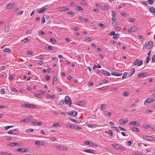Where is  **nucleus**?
<instances>
[{
  "label": "nucleus",
  "mask_w": 155,
  "mask_h": 155,
  "mask_svg": "<svg viewBox=\"0 0 155 155\" xmlns=\"http://www.w3.org/2000/svg\"><path fill=\"white\" fill-rule=\"evenodd\" d=\"M129 21L132 22H133L134 21V18H130L129 19Z\"/></svg>",
  "instance_id": "774afa93"
},
{
  "label": "nucleus",
  "mask_w": 155,
  "mask_h": 155,
  "mask_svg": "<svg viewBox=\"0 0 155 155\" xmlns=\"http://www.w3.org/2000/svg\"><path fill=\"white\" fill-rule=\"evenodd\" d=\"M64 101L65 103L70 107L72 104L71 100L70 97L68 96H65Z\"/></svg>",
  "instance_id": "f257e3e1"
},
{
  "label": "nucleus",
  "mask_w": 155,
  "mask_h": 155,
  "mask_svg": "<svg viewBox=\"0 0 155 155\" xmlns=\"http://www.w3.org/2000/svg\"><path fill=\"white\" fill-rule=\"evenodd\" d=\"M40 141H35V145H40Z\"/></svg>",
  "instance_id": "8fccbe9b"
},
{
  "label": "nucleus",
  "mask_w": 155,
  "mask_h": 155,
  "mask_svg": "<svg viewBox=\"0 0 155 155\" xmlns=\"http://www.w3.org/2000/svg\"><path fill=\"white\" fill-rule=\"evenodd\" d=\"M112 20L113 21L112 23V25H116V23H115V17H112Z\"/></svg>",
  "instance_id": "4c0bfd02"
},
{
  "label": "nucleus",
  "mask_w": 155,
  "mask_h": 155,
  "mask_svg": "<svg viewBox=\"0 0 155 155\" xmlns=\"http://www.w3.org/2000/svg\"><path fill=\"white\" fill-rule=\"evenodd\" d=\"M118 128L120 129V130H123L124 131H125L126 130V129L125 128H123L120 127H119Z\"/></svg>",
  "instance_id": "09e8293b"
},
{
  "label": "nucleus",
  "mask_w": 155,
  "mask_h": 155,
  "mask_svg": "<svg viewBox=\"0 0 155 155\" xmlns=\"http://www.w3.org/2000/svg\"><path fill=\"white\" fill-rule=\"evenodd\" d=\"M111 129L112 130L114 129L118 132H120V130L118 129L117 127H111Z\"/></svg>",
  "instance_id": "f704fd0d"
},
{
  "label": "nucleus",
  "mask_w": 155,
  "mask_h": 155,
  "mask_svg": "<svg viewBox=\"0 0 155 155\" xmlns=\"http://www.w3.org/2000/svg\"><path fill=\"white\" fill-rule=\"evenodd\" d=\"M132 130L136 132H139V130L138 128L134 127H132Z\"/></svg>",
  "instance_id": "bb28decb"
},
{
  "label": "nucleus",
  "mask_w": 155,
  "mask_h": 155,
  "mask_svg": "<svg viewBox=\"0 0 155 155\" xmlns=\"http://www.w3.org/2000/svg\"><path fill=\"white\" fill-rule=\"evenodd\" d=\"M10 26L9 25H8L5 27V28L4 31L5 32H7L9 31Z\"/></svg>",
  "instance_id": "4be33fe9"
},
{
  "label": "nucleus",
  "mask_w": 155,
  "mask_h": 155,
  "mask_svg": "<svg viewBox=\"0 0 155 155\" xmlns=\"http://www.w3.org/2000/svg\"><path fill=\"white\" fill-rule=\"evenodd\" d=\"M84 152H86L92 153H95L94 150L90 149L85 150H84Z\"/></svg>",
  "instance_id": "a211bd4d"
},
{
  "label": "nucleus",
  "mask_w": 155,
  "mask_h": 155,
  "mask_svg": "<svg viewBox=\"0 0 155 155\" xmlns=\"http://www.w3.org/2000/svg\"><path fill=\"white\" fill-rule=\"evenodd\" d=\"M105 113L106 115L109 116H110L112 114L110 112L108 111H105Z\"/></svg>",
  "instance_id": "473e14b6"
},
{
  "label": "nucleus",
  "mask_w": 155,
  "mask_h": 155,
  "mask_svg": "<svg viewBox=\"0 0 155 155\" xmlns=\"http://www.w3.org/2000/svg\"><path fill=\"white\" fill-rule=\"evenodd\" d=\"M154 101V100L151 98H149L146 99L144 101V104L146 105L147 103L148 104L153 103Z\"/></svg>",
  "instance_id": "423d86ee"
},
{
  "label": "nucleus",
  "mask_w": 155,
  "mask_h": 155,
  "mask_svg": "<svg viewBox=\"0 0 155 155\" xmlns=\"http://www.w3.org/2000/svg\"><path fill=\"white\" fill-rule=\"evenodd\" d=\"M59 103L61 104H63L64 103V101L63 100H61L59 102Z\"/></svg>",
  "instance_id": "338daca9"
},
{
  "label": "nucleus",
  "mask_w": 155,
  "mask_h": 155,
  "mask_svg": "<svg viewBox=\"0 0 155 155\" xmlns=\"http://www.w3.org/2000/svg\"><path fill=\"white\" fill-rule=\"evenodd\" d=\"M108 86H106L105 87H102L101 88H99V90H105L107 89L108 88Z\"/></svg>",
  "instance_id": "2f4dec72"
},
{
  "label": "nucleus",
  "mask_w": 155,
  "mask_h": 155,
  "mask_svg": "<svg viewBox=\"0 0 155 155\" xmlns=\"http://www.w3.org/2000/svg\"><path fill=\"white\" fill-rule=\"evenodd\" d=\"M58 123H54L52 126L55 127H57L58 126Z\"/></svg>",
  "instance_id": "864d4df0"
},
{
  "label": "nucleus",
  "mask_w": 155,
  "mask_h": 155,
  "mask_svg": "<svg viewBox=\"0 0 155 155\" xmlns=\"http://www.w3.org/2000/svg\"><path fill=\"white\" fill-rule=\"evenodd\" d=\"M33 124L34 125H35L38 126H41L42 124V123L41 122H35L34 121L33 122Z\"/></svg>",
  "instance_id": "412c9836"
},
{
  "label": "nucleus",
  "mask_w": 155,
  "mask_h": 155,
  "mask_svg": "<svg viewBox=\"0 0 155 155\" xmlns=\"http://www.w3.org/2000/svg\"><path fill=\"white\" fill-rule=\"evenodd\" d=\"M3 51L5 52H10L11 51V50L9 48H5L4 49Z\"/></svg>",
  "instance_id": "37998d69"
},
{
  "label": "nucleus",
  "mask_w": 155,
  "mask_h": 155,
  "mask_svg": "<svg viewBox=\"0 0 155 155\" xmlns=\"http://www.w3.org/2000/svg\"><path fill=\"white\" fill-rule=\"evenodd\" d=\"M69 119L73 121V122H74L75 123H80V122H79L78 120H75L71 117H69Z\"/></svg>",
  "instance_id": "6ab92c4d"
},
{
  "label": "nucleus",
  "mask_w": 155,
  "mask_h": 155,
  "mask_svg": "<svg viewBox=\"0 0 155 155\" xmlns=\"http://www.w3.org/2000/svg\"><path fill=\"white\" fill-rule=\"evenodd\" d=\"M49 7L48 5H45L38 9L39 11L38 12L40 13H43L46 9H48Z\"/></svg>",
  "instance_id": "f03ea898"
},
{
  "label": "nucleus",
  "mask_w": 155,
  "mask_h": 155,
  "mask_svg": "<svg viewBox=\"0 0 155 155\" xmlns=\"http://www.w3.org/2000/svg\"><path fill=\"white\" fill-rule=\"evenodd\" d=\"M102 73L105 76H110V73L109 72H107L106 71L104 70H102Z\"/></svg>",
  "instance_id": "4468645a"
},
{
  "label": "nucleus",
  "mask_w": 155,
  "mask_h": 155,
  "mask_svg": "<svg viewBox=\"0 0 155 155\" xmlns=\"http://www.w3.org/2000/svg\"><path fill=\"white\" fill-rule=\"evenodd\" d=\"M84 143L85 144L89 145L91 147L92 146L94 145V143H93L91 141H84Z\"/></svg>",
  "instance_id": "dca6fc26"
},
{
  "label": "nucleus",
  "mask_w": 155,
  "mask_h": 155,
  "mask_svg": "<svg viewBox=\"0 0 155 155\" xmlns=\"http://www.w3.org/2000/svg\"><path fill=\"white\" fill-rule=\"evenodd\" d=\"M140 2L142 4L145 5L147 6L148 5V4H147V2L145 1H142L141 2Z\"/></svg>",
  "instance_id": "49530a36"
},
{
  "label": "nucleus",
  "mask_w": 155,
  "mask_h": 155,
  "mask_svg": "<svg viewBox=\"0 0 155 155\" xmlns=\"http://www.w3.org/2000/svg\"><path fill=\"white\" fill-rule=\"evenodd\" d=\"M135 72V69L134 68H132L131 69V74H130V76H131L132 74H133Z\"/></svg>",
  "instance_id": "58836bf2"
},
{
  "label": "nucleus",
  "mask_w": 155,
  "mask_h": 155,
  "mask_svg": "<svg viewBox=\"0 0 155 155\" xmlns=\"http://www.w3.org/2000/svg\"><path fill=\"white\" fill-rule=\"evenodd\" d=\"M67 114L69 116L74 117L77 115V112L76 111L72 110L68 112Z\"/></svg>",
  "instance_id": "20e7f679"
},
{
  "label": "nucleus",
  "mask_w": 155,
  "mask_h": 155,
  "mask_svg": "<svg viewBox=\"0 0 155 155\" xmlns=\"http://www.w3.org/2000/svg\"><path fill=\"white\" fill-rule=\"evenodd\" d=\"M17 152H24L26 151V149L25 148H18L17 150Z\"/></svg>",
  "instance_id": "f3484780"
},
{
  "label": "nucleus",
  "mask_w": 155,
  "mask_h": 155,
  "mask_svg": "<svg viewBox=\"0 0 155 155\" xmlns=\"http://www.w3.org/2000/svg\"><path fill=\"white\" fill-rule=\"evenodd\" d=\"M129 94V93L127 91L124 92V95L125 96H127Z\"/></svg>",
  "instance_id": "13d9d810"
},
{
  "label": "nucleus",
  "mask_w": 155,
  "mask_h": 155,
  "mask_svg": "<svg viewBox=\"0 0 155 155\" xmlns=\"http://www.w3.org/2000/svg\"><path fill=\"white\" fill-rule=\"evenodd\" d=\"M0 154L1 155H12L11 154L5 151L1 152L0 153Z\"/></svg>",
  "instance_id": "a878e982"
},
{
  "label": "nucleus",
  "mask_w": 155,
  "mask_h": 155,
  "mask_svg": "<svg viewBox=\"0 0 155 155\" xmlns=\"http://www.w3.org/2000/svg\"><path fill=\"white\" fill-rule=\"evenodd\" d=\"M102 8L103 10H107L108 9H109V8L108 6L107 5H105L103 6Z\"/></svg>",
  "instance_id": "cd10ccee"
},
{
  "label": "nucleus",
  "mask_w": 155,
  "mask_h": 155,
  "mask_svg": "<svg viewBox=\"0 0 155 155\" xmlns=\"http://www.w3.org/2000/svg\"><path fill=\"white\" fill-rule=\"evenodd\" d=\"M153 45V42L152 41H149L148 42V43L147 45H146V46H145V47L147 48V49H150L152 46Z\"/></svg>",
  "instance_id": "6e6552de"
},
{
  "label": "nucleus",
  "mask_w": 155,
  "mask_h": 155,
  "mask_svg": "<svg viewBox=\"0 0 155 155\" xmlns=\"http://www.w3.org/2000/svg\"><path fill=\"white\" fill-rule=\"evenodd\" d=\"M128 121V120H124L123 119H120L119 120V122L122 124H124L126 123H127Z\"/></svg>",
  "instance_id": "9b49d317"
},
{
  "label": "nucleus",
  "mask_w": 155,
  "mask_h": 155,
  "mask_svg": "<svg viewBox=\"0 0 155 155\" xmlns=\"http://www.w3.org/2000/svg\"><path fill=\"white\" fill-rule=\"evenodd\" d=\"M145 112L146 113H150V112H152V111L150 109H148V110H146L145 111Z\"/></svg>",
  "instance_id": "69168bd1"
},
{
  "label": "nucleus",
  "mask_w": 155,
  "mask_h": 155,
  "mask_svg": "<svg viewBox=\"0 0 155 155\" xmlns=\"http://www.w3.org/2000/svg\"><path fill=\"white\" fill-rule=\"evenodd\" d=\"M121 15L122 16H124V17H127L128 16V15L125 12H122V13H121Z\"/></svg>",
  "instance_id": "a18cd8bd"
},
{
  "label": "nucleus",
  "mask_w": 155,
  "mask_h": 155,
  "mask_svg": "<svg viewBox=\"0 0 155 155\" xmlns=\"http://www.w3.org/2000/svg\"><path fill=\"white\" fill-rule=\"evenodd\" d=\"M150 127V126L148 124H145L143 126V127L144 128L147 129Z\"/></svg>",
  "instance_id": "a19ab883"
},
{
  "label": "nucleus",
  "mask_w": 155,
  "mask_h": 155,
  "mask_svg": "<svg viewBox=\"0 0 155 155\" xmlns=\"http://www.w3.org/2000/svg\"><path fill=\"white\" fill-rule=\"evenodd\" d=\"M56 149L57 150H62L66 151L68 149L67 147L64 146L62 145H57L56 147Z\"/></svg>",
  "instance_id": "7ed1b4c3"
},
{
  "label": "nucleus",
  "mask_w": 155,
  "mask_h": 155,
  "mask_svg": "<svg viewBox=\"0 0 155 155\" xmlns=\"http://www.w3.org/2000/svg\"><path fill=\"white\" fill-rule=\"evenodd\" d=\"M23 13V11H19L17 13V15H21Z\"/></svg>",
  "instance_id": "bf43d9fd"
},
{
  "label": "nucleus",
  "mask_w": 155,
  "mask_h": 155,
  "mask_svg": "<svg viewBox=\"0 0 155 155\" xmlns=\"http://www.w3.org/2000/svg\"><path fill=\"white\" fill-rule=\"evenodd\" d=\"M15 6V4L14 3H9L5 6L6 9H10L13 8Z\"/></svg>",
  "instance_id": "39448f33"
},
{
  "label": "nucleus",
  "mask_w": 155,
  "mask_h": 155,
  "mask_svg": "<svg viewBox=\"0 0 155 155\" xmlns=\"http://www.w3.org/2000/svg\"><path fill=\"white\" fill-rule=\"evenodd\" d=\"M143 138L147 140H152V139H153V138L151 136H143Z\"/></svg>",
  "instance_id": "2eb2a0df"
},
{
  "label": "nucleus",
  "mask_w": 155,
  "mask_h": 155,
  "mask_svg": "<svg viewBox=\"0 0 155 155\" xmlns=\"http://www.w3.org/2000/svg\"><path fill=\"white\" fill-rule=\"evenodd\" d=\"M129 125H130L135 126L137 124V122L135 121H133L129 123Z\"/></svg>",
  "instance_id": "b1692460"
},
{
  "label": "nucleus",
  "mask_w": 155,
  "mask_h": 155,
  "mask_svg": "<svg viewBox=\"0 0 155 155\" xmlns=\"http://www.w3.org/2000/svg\"><path fill=\"white\" fill-rule=\"evenodd\" d=\"M73 128L75 129H77V130H80L81 129V127H78L76 125H74L73 126Z\"/></svg>",
  "instance_id": "e433bc0d"
},
{
  "label": "nucleus",
  "mask_w": 155,
  "mask_h": 155,
  "mask_svg": "<svg viewBox=\"0 0 155 155\" xmlns=\"http://www.w3.org/2000/svg\"><path fill=\"white\" fill-rule=\"evenodd\" d=\"M115 32L113 31H111L110 33L109 34V35H110V36H111V35H115Z\"/></svg>",
  "instance_id": "3c124183"
},
{
  "label": "nucleus",
  "mask_w": 155,
  "mask_h": 155,
  "mask_svg": "<svg viewBox=\"0 0 155 155\" xmlns=\"http://www.w3.org/2000/svg\"><path fill=\"white\" fill-rule=\"evenodd\" d=\"M21 106L24 107H28V104H24L21 105Z\"/></svg>",
  "instance_id": "680f3d73"
},
{
  "label": "nucleus",
  "mask_w": 155,
  "mask_h": 155,
  "mask_svg": "<svg viewBox=\"0 0 155 155\" xmlns=\"http://www.w3.org/2000/svg\"><path fill=\"white\" fill-rule=\"evenodd\" d=\"M111 14L112 17H115L116 15V14L115 12L114 11H111Z\"/></svg>",
  "instance_id": "603ef678"
},
{
  "label": "nucleus",
  "mask_w": 155,
  "mask_h": 155,
  "mask_svg": "<svg viewBox=\"0 0 155 155\" xmlns=\"http://www.w3.org/2000/svg\"><path fill=\"white\" fill-rule=\"evenodd\" d=\"M33 130V129H28L25 130V132L26 133H29L32 132Z\"/></svg>",
  "instance_id": "c756f323"
},
{
  "label": "nucleus",
  "mask_w": 155,
  "mask_h": 155,
  "mask_svg": "<svg viewBox=\"0 0 155 155\" xmlns=\"http://www.w3.org/2000/svg\"><path fill=\"white\" fill-rule=\"evenodd\" d=\"M147 2L150 5L152 4L153 2V0H148Z\"/></svg>",
  "instance_id": "de8ad7c7"
},
{
  "label": "nucleus",
  "mask_w": 155,
  "mask_h": 155,
  "mask_svg": "<svg viewBox=\"0 0 155 155\" xmlns=\"http://www.w3.org/2000/svg\"><path fill=\"white\" fill-rule=\"evenodd\" d=\"M34 95L36 97L38 98L41 97V96L39 94H38L35 93L34 94Z\"/></svg>",
  "instance_id": "052dcab7"
},
{
  "label": "nucleus",
  "mask_w": 155,
  "mask_h": 155,
  "mask_svg": "<svg viewBox=\"0 0 155 155\" xmlns=\"http://www.w3.org/2000/svg\"><path fill=\"white\" fill-rule=\"evenodd\" d=\"M127 72H125L124 73L122 77V79H123L126 78L127 77Z\"/></svg>",
  "instance_id": "c9c22d12"
},
{
  "label": "nucleus",
  "mask_w": 155,
  "mask_h": 155,
  "mask_svg": "<svg viewBox=\"0 0 155 155\" xmlns=\"http://www.w3.org/2000/svg\"><path fill=\"white\" fill-rule=\"evenodd\" d=\"M121 150H126V147H123L122 146L119 145L117 147V149Z\"/></svg>",
  "instance_id": "aec40b11"
},
{
  "label": "nucleus",
  "mask_w": 155,
  "mask_h": 155,
  "mask_svg": "<svg viewBox=\"0 0 155 155\" xmlns=\"http://www.w3.org/2000/svg\"><path fill=\"white\" fill-rule=\"evenodd\" d=\"M112 146L115 148L117 149V147H118L119 145L117 144L114 143L112 144Z\"/></svg>",
  "instance_id": "79ce46f5"
},
{
  "label": "nucleus",
  "mask_w": 155,
  "mask_h": 155,
  "mask_svg": "<svg viewBox=\"0 0 155 155\" xmlns=\"http://www.w3.org/2000/svg\"><path fill=\"white\" fill-rule=\"evenodd\" d=\"M45 18L44 17H43L42 19V21L41 22V23L42 24H43L45 23Z\"/></svg>",
  "instance_id": "6e6d98bb"
},
{
  "label": "nucleus",
  "mask_w": 155,
  "mask_h": 155,
  "mask_svg": "<svg viewBox=\"0 0 155 155\" xmlns=\"http://www.w3.org/2000/svg\"><path fill=\"white\" fill-rule=\"evenodd\" d=\"M28 107L29 108V107H35V106L33 104H28Z\"/></svg>",
  "instance_id": "ea45409f"
},
{
  "label": "nucleus",
  "mask_w": 155,
  "mask_h": 155,
  "mask_svg": "<svg viewBox=\"0 0 155 155\" xmlns=\"http://www.w3.org/2000/svg\"><path fill=\"white\" fill-rule=\"evenodd\" d=\"M75 6L77 7L75 8L78 11H81L82 10V9L81 7L80 6H78V5H76Z\"/></svg>",
  "instance_id": "7c9ffc66"
},
{
  "label": "nucleus",
  "mask_w": 155,
  "mask_h": 155,
  "mask_svg": "<svg viewBox=\"0 0 155 155\" xmlns=\"http://www.w3.org/2000/svg\"><path fill=\"white\" fill-rule=\"evenodd\" d=\"M68 9L66 7H62L60 8V10L61 11H65L68 10Z\"/></svg>",
  "instance_id": "72a5a7b5"
},
{
  "label": "nucleus",
  "mask_w": 155,
  "mask_h": 155,
  "mask_svg": "<svg viewBox=\"0 0 155 155\" xmlns=\"http://www.w3.org/2000/svg\"><path fill=\"white\" fill-rule=\"evenodd\" d=\"M120 34H116L113 37V38L114 39H117L119 37Z\"/></svg>",
  "instance_id": "5701e85b"
},
{
  "label": "nucleus",
  "mask_w": 155,
  "mask_h": 155,
  "mask_svg": "<svg viewBox=\"0 0 155 155\" xmlns=\"http://www.w3.org/2000/svg\"><path fill=\"white\" fill-rule=\"evenodd\" d=\"M13 134H18L19 133L18 131L16 129H14L12 130Z\"/></svg>",
  "instance_id": "c85d7f7f"
},
{
  "label": "nucleus",
  "mask_w": 155,
  "mask_h": 155,
  "mask_svg": "<svg viewBox=\"0 0 155 155\" xmlns=\"http://www.w3.org/2000/svg\"><path fill=\"white\" fill-rule=\"evenodd\" d=\"M84 40L85 41H90L91 40V38L90 37L86 38H85Z\"/></svg>",
  "instance_id": "5fc2aeb1"
},
{
  "label": "nucleus",
  "mask_w": 155,
  "mask_h": 155,
  "mask_svg": "<svg viewBox=\"0 0 155 155\" xmlns=\"http://www.w3.org/2000/svg\"><path fill=\"white\" fill-rule=\"evenodd\" d=\"M143 64V61H139L138 59H137L133 63L134 65H137L138 66L141 65Z\"/></svg>",
  "instance_id": "0eeeda50"
},
{
  "label": "nucleus",
  "mask_w": 155,
  "mask_h": 155,
  "mask_svg": "<svg viewBox=\"0 0 155 155\" xmlns=\"http://www.w3.org/2000/svg\"><path fill=\"white\" fill-rule=\"evenodd\" d=\"M31 117H26L24 119L21 120L20 121L21 122H24L25 123H28L31 120Z\"/></svg>",
  "instance_id": "9d476101"
},
{
  "label": "nucleus",
  "mask_w": 155,
  "mask_h": 155,
  "mask_svg": "<svg viewBox=\"0 0 155 155\" xmlns=\"http://www.w3.org/2000/svg\"><path fill=\"white\" fill-rule=\"evenodd\" d=\"M138 76L139 77H143L148 76V75L146 72H144L139 74Z\"/></svg>",
  "instance_id": "ddd939ff"
},
{
  "label": "nucleus",
  "mask_w": 155,
  "mask_h": 155,
  "mask_svg": "<svg viewBox=\"0 0 155 155\" xmlns=\"http://www.w3.org/2000/svg\"><path fill=\"white\" fill-rule=\"evenodd\" d=\"M28 40V39L27 38H24V39H23V41H24V42L25 43H26V42H27Z\"/></svg>",
  "instance_id": "0e129e2a"
},
{
  "label": "nucleus",
  "mask_w": 155,
  "mask_h": 155,
  "mask_svg": "<svg viewBox=\"0 0 155 155\" xmlns=\"http://www.w3.org/2000/svg\"><path fill=\"white\" fill-rule=\"evenodd\" d=\"M88 127H91V128H94V127H95V126L94 125H92V124H88Z\"/></svg>",
  "instance_id": "e2e57ef3"
},
{
  "label": "nucleus",
  "mask_w": 155,
  "mask_h": 155,
  "mask_svg": "<svg viewBox=\"0 0 155 155\" xmlns=\"http://www.w3.org/2000/svg\"><path fill=\"white\" fill-rule=\"evenodd\" d=\"M137 29V28L136 27H134L131 28L128 30V32H134Z\"/></svg>",
  "instance_id": "f8f14e48"
},
{
  "label": "nucleus",
  "mask_w": 155,
  "mask_h": 155,
  "mask_svg": "<svg viewBox=\"0 0 155 155\" xmlns=\"http://www.w3.org/2000/svg\"><path fill=\"white\" fill-rule=\"evenodd\" d=\"M148 9H149L150 11V12L153 14L154 16H155V8L151 6L148 7Z\"/></svg>",
  "instance_id": "1a4fd4ad"
},
{
  "label": "nucleus",
  "mask_w": 155,
  "mask_h": 155,
  "mask_svg": "<svg viewBox=\"0 0 155 155\" xmlns=\"http://www.w3.org/2000/svg\"><path fill=\"white\" fill-rule=\"evenodd\" d=\"M152 61L153 63L155 62V55H153L152 57Z\"/></svg>",
  "instance_id": "4d7b16f0"
},
{
  "label": "nucleus",
  "mask_w": 155,
  "mask_h": 155,
  "mask_svg": "<svg viewBox=\"0 0 155 155\" xmlns=\"http://www.w3.org/2000/svg\"><path fill=\"white\" fill-rule=\"evenodd\" d=\"M50 41L53 44H55L56 43V41L55 39L54 38H51L50 39Z\"/></svg>",
  "instance_id": "393cba45"
},
{
  "label": "nucleus",
  "mask_w": 155,
  "mask_h": 155,
  "mask_svg": "<svg viewBox=\"0 0 155 155\" xmlns=\"http://www.w3.org/2000/svg\"><path fill=\"white\" fill-rule=\"evenodd\" d=\"M105 108V106L104 104H101V108L102 110H104Z\"/></svg>",
  "instance_id": "c03bdc74"
}]
</instances>
